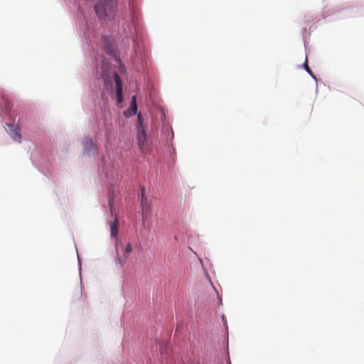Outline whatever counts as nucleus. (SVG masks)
<instances>
[{"label": "nucleus", "mask_w": 364, "mask_h": 364, "mask_svg": "<svg viewBox=\"0 0 364 364\" xmlns=\"http://www.w3.org/2000/svg\"><path fill=\"white\" fill-rule=\"evenodd\" d=\"M119 223L117 215H114V220L110 224V234L113 237H117L118 235Z\"/></svg>", "instance_id": "7"}, {"label": "nucleus", "mask_w": 364, "mask_h": 364, "mask_svg": "<svg viewBox=\"0 0 364 364\" xmlns=\"http://www.w3.org/2000/svg\"><path fill=\"white\" fill-rule=\"evenodd\" d=\"M117 0H104L98 1L95 6V10L97 16L103 21H110L116 13Z\"/></svg>", "instance_id": "1"}, {"label": "nucleus", "mask_w": 364, "mask_h": 364, "mask_svg": "<svg viewBox=\"0 0 364 364\" xmlns=\"http://www.w3.org/2000/svg\"><path fill=\"white\" fill-rule=\"evenodd\" d=\"M137 140L139 149L144 151L146 144V130L142 123V116L139 113L137 116Z\"/></svg>", "instance_id": "2"}, {"label": "nucleus", "mask_w": 364, "mask_h": 364, "mask_svg": "<svg viewBox=\"0 0 364 364\" xmlns=\"http://www.w3.org/2000/svg\"><path fill=\"white\" fill-rule=\"evenodd\" d=\"M83 146L85 151H86L88 154L97 152V145L91 138H85L83 141Z\"/></svg>", "instance_id": "4"}, {"label": "nucleus", "mask_w": 364, "mask_h": 364, "mask_svg": "<svg viewBox=\"0 0 364 364\" xmlns=\"http://www.w3.org/2000/svg\"><path fill=\"white\" fill-rule=\"evenodd\" d=\"M132 247L130 243H127L125 248H124V255L122 257H118L117 258V262L119 263V264L122 267L127 259V255L129 254L130 252H132Z\"/></svg>", "instance_id": "6"}, {"label": "nucleus", "mask_w": 364, "mask_h": 364, "mask_svg": "<svg viewBox=\"0 0 364 364\" xmlns=\"http://www.w3.org/2000/svg\"><path fill=\"white\" fill-rule=\"evenodd\" d=\"M8 129V132L13 138V139L16 141L21 142V135L18 131V127L14 124H9Z\"/></svg>", "instance_id": "5"}, {"label": "nucleus", "mask_w": 364, "mask_h": 364, "mask_svg": "<svg viewBox=\"0 0 364 364\" xmlns=\"http://www.w3.org/2000/svg\"><path fill=\"white\" fill-rule=\"evenodd\" d=\"M109 208H110L111 214H113V213H114V206H113V205L112 204L111 202H109Z\"/></svg>", "instance_id": "10"}, {"label": "nucleus", "mask_w": 364, "mask_h": 364, "mask_svg": "<svg viewBox=\"0 0 364 364\" xmlns=\"http://www.w3.org/2000/svg\"><path fill=\"white\" fill-rule=\"evenodd\" d=\"M304 68L305 70L311 75L313 76V73H312V71L311 70V69L309 68V65H308V63H307V58H306V61L304 62Z\"/></svg>", "instance_id": "8"}, {"label": "nucleus", "mask_w": 364, "mask_h": 364, "mask_svg": "<svg viewBox=\"0 0 364 364\" xmlns=\"http://www.w3.org/2000/svg\"><path fill=\"white\" fill-rule=\"evenodd\" d=\"M114 79L116 85L117 101L118 104H120L123 100L122 80L117 73L114 74Z\"/></svg>", "instance_id": "3"}, {"label": "nucleus", "mask_w": 364, "mask_h": 364, "mask_svg": "<svg viewBox=\"0 0 364 364\" xmlns=\"http://www.w3.org/2000/svg\"><path fill=\"white\" fill-rule=\"evenodd\" d=\"M141 197H142V201L144 200V188H141Z\"/></svg>", "instance_id": "11"}, {"label": "nucleus", "mask_w": 364, "mask_h": 364, "mask_svg": "<svg viewBox=\"0 0 364 364\" xmlns=\"http://www.w3.org/2000/svg\"><path fill=\"white\" fill-rule=\"evenodd\" d=\"M132 106L134 107V110L136 111V97L135 96L132 97Z\"/></svg>", "instance_id": "9"}]
</instances>
